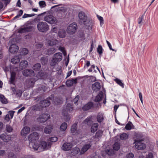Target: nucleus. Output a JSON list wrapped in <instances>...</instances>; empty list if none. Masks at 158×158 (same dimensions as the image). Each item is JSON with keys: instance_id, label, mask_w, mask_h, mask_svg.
<instances>
[{"instance_id": "nucleus-49", "label": "nucleus", "mask_w": 158, "mask_h": 158, "mask_svg": "<svg viewBox=\"0 0 158 158\" xmlns=\"http://www.w3.org/2000/svg\"><path fill=\"white\" fill-rule=\"evenodd\" d=\"M95 66L94 64H93L91 65L90 68L88 70V71L89 72H91L93 71V69L94 70V72L96 73L97 71L95 69Z\"/></svg>"}, {"instance_id": "nucleus-24", "label": "nucleus", "mask_w": 158, "mask_h": 158, "mask_svg": "<svg viewBox=\"0 0 158 158\" xmlns=\"http://www.w3.org/2000/svg\"><path fill=\"white\" fill-rule=\"evenodd\" d=\"M28 65V62L25 60L21 61L19 64V68L21 69H23L27 68Z\"/></svg>"}, {"instance_id": "nucleus-29", "label": "nucleus", "mask_w": 158, "mask_h": 158, "mask_svg": "<svg viewBox=\"0 0 158 158\" xmlns=\"http://www.w3.org/2000/svg\"><path fill=\"white\" fill-rule=\"evenodd\" d=\"M80 151V150L79 148L77 147L73 148L71 150L70 154L72 156H75L78 154Z\"/></svg>"}, {"instance_id": "nucleus-28", "label": "nucleus", "mask_w": 158, "mask_h": 158, "mask_svg": "<svg viewBox=\"0 0 158 158\" xmlns=\"http://www.w3.org/2000/svg\"><path fill=\"white\" fill-rule=\"evenodd\" d=\"M47 88L44 85H41L36 89V92L37 93H43L46 90Z\"/></svg>"}, {"instance_id": "nucleus-52", "label": "nucleus", "mask_w": 158, "mask_h": 158, "mask_svg": "<svg viewBox=\"0 0 158 158\" xmlns=\"http://www.w3.org/2000/svg\"><path fill=\"white\" fill-rule=\"evenodd\" d=\"M79 37L81 38L82 40H84L85 38V36L84 32H81L79 33Z\"/></svg>"}, {"instance_id": "nucleus-6", "label": "nucleus", "mask_w": 158, "mask_h": 158, "mask_svg": "<svg viewBox=\"0 0 158 158\" xmlns=\"http://www.w3.org/2000/svg\"><path fill=\"white\" fill-rule=\"evenodd\" d=\"M44 20L51 24H55L58 23V20L52 15L46 16L44 18Z\"/></svg>"}, {"instance_id": "nucleus-17", "label": "nucleus", "mask_w": 158, "mask_h": 158, "mask_svg": "<svg viewBox=\"0 0 158 158\" xmlns=\"http://www.w3.org/2000/svg\"><path fill=\"white\" fill-rule=\"evenodd\" d=\"M93 106V102H89L83 106L82 109L84 111H86L91 109Z\"/></svg>"}, {"instance_id": "nucleus-36", "label": "nucleus", "mask_w": 158, "mask_h": 158, "mask_svg": "<svg viewBox=\"0 0 158 158\" xmlns=\"http://www.w3.org/2000/svg\"><path fill=\"white\" fill-rule=\"evenodd\" d=\"M132 126L133 127L134 125L131 122L129 121L126 125L125 129L127 130H130L132 129Z\"/></svg>"}, {"instance_id": "nucleus-41", "label": "nucleus", "mask_w": 158, "mask_h": 158, "mask_svg": "<svg viewBox=\"0 0 158 158\" xmlns=\"http://www.w3.org/2000/svg\"><path fill=\"white\" fill-rule=\"evenodd\" d=\"M120 147V143L118 142H116L113 145V148L114 150L117 151L119 149Z\"/></svg>"}, {"instance_id": "nucleus-42", "label": "nucleus", "mask_w": 158, "mask_h": 158, "mask_svg": "<svg viewBox=\"0 0 158 158\" xmlns=\"http://www.w3.org/2000/svg\"><path fill=\"white\" fill-rule=\"evenodd\" d=\"M120 138L121 140H126L128 138V135L126 133H123L120 135Z\"/></svg>"}, {"instance_id": "nucleus-2", "label": "nucleus", "mask_w": 158, "mask_h": 158, "mask_svg": "<svg viewBox=\"0 0 158 158\" xmlns=\"http://www.w3.org/2000/svg\"><path fill=\"white\" fill-rule=\"evenodd\" d=\"M62 58V55L60 52L55 53L53 56L50 63V65L52 66H55L57 62L61 61Z\"/></svg>"}, {"instance_id": "nucleus-56", "label": "nucleus", "mask_w": 158, "mask_h": 158, "mask_svg": "<svg viewBox=\"0 0 158 158\" xmlns=\"http://www.w3.org/2000/svg\"><path fill=\"white\" fill-rule=\"evenodd\" d=\"M43 45L42 44H36L35 45V47L38 50H39L40 48H42L43 47Z\"/></svg>"}, {"instance_id": "nucleus-34", "label": "nucleus", "mask_w": 158, "mask_h": 158, "mask_svg": "<svg viewBox=\"0 0 158 158\" xmlns=\"http://www.w3.org/2000/svg\"><path fill=\"white\" fill-rule=\"evenodd\" d=\"M41 64L40 63H36L32 67V69L35 71H39L41 68Z\"/></svg>"}, {"instance_id": "nucleus-63", "label": "nucleus", "mask_w": 158, "mask_h": 158, "mask_svg": "<svg viewBox=\"0 0 158 158\" xmlns=\"http://www.w3.org/2000/svg\"><path fill=\"white\" fill-rule=\"evenodd\" d=\"M16 95L18 97L21 96L22 95V93L21 90H18L16 92Z\"/></svg>"}, {"instance_id": "nucleus-32", "label": "nucleus", "mask_w": 158, "mask_h": 158, "mask_svg": "<svg viewBox=\"0 0 158 158\" xmlns=\"http://www.w3.org/2000/svg\"><path fill=\"white\" fill-rule=\"evenodd\" d=\"M98 124L97 123H93L91 127V131L92 133H94L98 129Z\"/></svg>"}, {"instance_id": "nucleus-51", "label": "nucleus", "mask_w": 158, "mask_h": 158, "mask_svg": "<svg viewBox=\"0 0 158 158\" xmlns=\"http://www.w3.org/2000/svg\"><path fill=\"white\" fill-rule=\"evenodd\" d=\"M92 116H89L86 118L84 121V123L88 124V123L92 119Z\"/></svg>"}, {"instance_id": "nucleus-11", "label": "nucleus", "mask_w": 158, "mask_h": 158, "mask_svg": "<svg viewBox=\"0 0 158 158\" xmlns=\"http://www.w3.org/2000/svg\"><path fill=\"white\" fill-rule=\"evenodd\" d=\"M11 136L10 135L5 133L0 135V139H2L4 142L7 143L10 140Z\"/></svg>"}, {"instance_id": "nucleus-22", "label": "nucleus", "mask_w": 158, "mask_h": 158, "mask_svg": "<svg viewBox=\"0 0 158 158\" xmlns=\"http://www.w3.org/2000/svg\"><path fill=\"white\" fill-rule=\"evenodd\" d=\"M96 118L97 122L101 123L104 119V114L102 112L98 113L97 116Z\"/></svg>"}, {"instance_id": "nucleus-21", "label": "nucleus", "mask_w": 158, "mask_h": 158, "mask_svg": "<svg viewBox=\"0 0 158 158\" xmlns=\"http://www.w3.org/2000/svg\"><path fill=\"white\" fill-rule=\"evenodd\" d=\"M91 145L90 144H87L84 145L82 148L80 152V154H84L86 152L90 147Z\"/></svg>"}, {"instance_id": "nucleus-10", "label": "nucleus", "mask_w": 158, "mask_h": 158, "mask_svg": "<svg viewBox=\"0 0 158 158\" xmlns=\"http://www.w3.org/2000/svg\"><path fill=\"white\" fill-rule=\"evenodd\" d=\"M52 97H49L46 99L41 101L40 104V106L43 108L49 106L51 104L50 100H52Z\"/></svg>"}, {"instance_id": "nucleus-1", "label": "nucleus", "mask_w": 158, "mask_h": 158, "mask_svg": "<svg viewBox=\"0 0 158 158\" xmlns=\"http://www.w3.org/2000/svg\"><path fill=\"white\" fill-rule=\"evenodd\" d=\"M38 30L41 32H46L49 29V26L46 22L41 21L38 23L37 25Z\"/></svg>"}, {"instance_id": "nucleus-45", "label": "nucleus", "mask_w": 158, "mask_h": 158, "mask_svg": "<svg viewBox=\"0 0 158 158\" xmlns=\"http://www.w3.org/2000/svg\"><path fill=\"white\" fill-rule=\"evenodd\" d=\"M102 133L103 132L102 131L98 130L96 132L95 135V138L97 139L98 138L102 136Z\"/></svg>"}, {"instance_id": "nucleus-47", "label": "nucleus", "mask_w": 158, "mask_h": 158, "mask_svg": "<svg viewBox=\"0 0 158 158\" xmlns=\"http://www.w3.org/2000/svg\"><path fill=\"white\" fill-rule=\"evenodd\" d=\"M28 50L27 48H23L21 51V54L25 55L28 53Z\"/></svg>"}, {"instance_id": "nucleus-8", "label": "nucleus", "mask_w": 158, "mask_h": 158, "mask_svg": "<svg viewBox=\"0 0 158 158\" xmlns=\"http://www.w3.org/2000/svg\"><path fill=\"white\" fill-rule=\"evenodd\" d=\"M39 137L38 133L36 132H34L30 134L28 136V139L29 141V144L31 143L37 142L39 139Z\"/></svg>"}, {"instance_id": "nucleus-3", "label": "nucleus", "mask_w": 158, "mask_h": 158, "mask_svg": "<svg viewBox=\"0 0 158 158\" xmlns=\"http://www.w3.org/2000/svg\"><path fill=\"white\" fill-rule=\"evenodd\" d=\"M77 29V26L76 23L73 22L70 24L68 27L67 31L69 34H74Z\"/></svg>"}, {"instance_id": "nucleus-27", "label": "nucleus", "mask_w": 158, "mask_h": 158, "mask_svg": "<svg viewBox=\"0 0 158 158\" xmlns=\"http://www.w3.org/2000/svg\"><path fill=\"white\" fill-rule=\"evenodd\" d=\"M37 142H33L31 143V144L30 145H32V148L35 150H39L40 151V144L37 143Z\"/></svg>"}, {"instance_id": "nucleus-50", "label": "nucleus", "mask_w": 158, "mask_h": 158, "mask_svg": "<svg viewBox=\"0 0 158 158\" xmlns=\"http://www.w3.org/2000/svg\"><path fill=\"white\" fill-rule=\"evenodd\" d=\"M39 4L41 8L44 7L46 6L45 2L43 1H40L39 2Z\"/></svg>"}, {"instance_id": "nucleus-57", "label": "nucleus", "mask_w": 158, "mask_h": 158, "mask_svg": "<svg viewBox=\"0 0 158 158\" xmlns=\"http://www.w3.org/2000/svg\"><path fill=\"white\" fill-rule=\"evenodd\" d=\"M134 157V154L131 152L127 153L126 156V158H133Z\"/></svg>"}, {"instance_id": "nucleus-59", "label": "nucleus", "mask_w": 158, "mask_h": 158, "mask_svg": "<svg viewBox=\"0 0 158 158\" xmlns=\"http://www.w3.org/2000/svg\"><path fill=\"white\" fill-rule=\"evenodd\" d=\"M8 157V158H16V156L12 152L9 153Z\"/></svg>"}, {"instance_id": "nucleus-55", "label": "nucleus", "mask_w": 158, "mask_h": 158, "mask_svg": "<svg viewBox=\"0 0 158 158\" xmlns=\"http://www.w3.org/2000/svg\"><path fill=\"white\" fill-rule=\"evenodd\" d=\"M35 15V14H25L23 16L22 18H26L29 17H31L32 16H33Z\"/></svg>"}, {"instance_id": "nucleus-4", "label": "nucleus", "mask_w": 158, "mask_h": 158, "mask_svg": "<svg viewBox=\"0 0 158 158\" xmlns=\"http://www.w3.org/2000/svg\"><path fill=\"white\" fill-rule=\"evenodd\" d=\"M40 151H42L46 150L50 148L52 143L50 142L47 141V142L44 141H40Z\"/></svg>"}, {"instance_id": "nucleus-61", "label": "nucleus", "mask_w": 158, "mask_h": 158, "mask_svg": "<svg viewBox=\"0 0 158 158\" xmlns=\"http://www.w3.org/2000/svg\"><path fill=\"white\" fill-rule=\"evenodd\" d=\"M144 16V15H141V16H140L138 19V23L139 24H140L142 22V21L143 20V18Z\"/></svg>"}, {"instance_id": "nucleus-14", "label": "nucleus", "mask_w": 158, "mask_h": 158, "mask_svg": "<svg viewBox=\"0 0 158 158\" xmlns=\"http://www.w3.org/2000/svg\"><path fill=\"white\" fill-rule=\"evenodd\" d=\"M77 123H76L73 124L71 127V133H74L73 135H77L80 133V130L77 129Z\"/></svg>"}, {"instance_id": "nucleus-44", "label": "nucleus", "mask_w": 158, "mask_h": 158, "mask_svg": "<svg viewBox=\"0 0 158 158\" xmlns=\"http://www.w3.org/2000/svg\"><path fill=\"white\" fill-rule=\"evenodd\" d=\"M40 60L42 65H44L47 64L48 60L46 57H42L41 58Z\"/></svg>"}, {"instance_id": "nucleus-30", "label": "nucleus", "mask_w": 158, "mask_h": 158, "mask_svg": "<svg viewBox=\"0 0 158 158\" xmlns=\"http://www.w3.org/2000/svg\"><path fill=\"white\" fill-rule=\"evenodd\" d=\"M56 48H49L47 49L45 51V54L46 55H50L56 52Z\"/></svg>"}, {"instance_id": "nucleus-16", "label": "nucleus", "mask_w": 158, "mask_h": 158, "mask_svg": "<svg viewBox=\"0 0 158 158\" xmlns=\"http://www.w3.org/2000/svg\"><path fill=\"white\" fill-rule=\"evenodd\" d=\"M72 144L69 143H64L61 147V149L64 151H67L71 149L72 147Z\"/></svg>"}, {"instance_id": "nucleus-60", "label": "nucleus", "mask_w": 158, "mask_h": 158, "mask_svg": "<svg viewBox=\"0 0 158 158\" xmlns=\"http://www.w3.org/2000/svg\"><path fill=\"white\" fill-rule=\"evenodd\" d=\"M146 158H154L153 153L151 152H149L148 155H146Z\"/></svg>"}, {"instance_id": "nucleus-54", "label": "nucleus", "mask_w": 158, "mask_h": 158, "mask_svg": "<svg viewBox=\"0 0 158 158\" xmlns=\"http://www.w3.org/2000/svg\"><path fill=\"white\" fill-rule=\"evenodd\" d=\"M54 101L56 102L58 104H60L62 102L61 98H56L54 99Z\"/></svg>"}, {"instance_id": "nucleus-5", "label": "nucleus", "mask_w": 158, "mask_h": 158, "mask_svg": "<svg viewBox=\"0 0 158 158\" xmlns=\"http://www.w3.org/2000/svg\"><path fill=\"white\" fill-rule=\"evenodd\" d=\"M143 140H139L135 139L134 143L135 144V148L138 150H142L146 148V145L145 143H142Z\"/></svg>"}, {"instance_id": "nucleus-38", "label": "nucleus", "mask_w": 158, "mask_h": 158, "mask_svg": "<svg viewBox=\"0 0 158 158\" xmlns=\"http://www.w3.org/2000/svg\"><path fill=\"white\" fill-rule=\"evenodd\" d=\"M0 99L1 102L3 104H6L8 102L7 99L2 94H0Z\"/></svg>"}, {"instance_id": "nucleus-64", "label": "nucleus", "mask_w": 158, "mask_h": 158, "mask_svg": "<svg viewBox=\"0 0 158 158\" xmlns=\"http://www.w3.org/2000/svg\"><path fill=\"white\" fill-rule=\"evenodd\" d=\"M79 99V96L78 95H77L76 97L73 99V102L74 104H77V102Z\"/></svg>"}, {"instance_id": "nucleus-40", "label": "nucleus", "mask_w": 158, "mask_h": 158, "mask_svg": "<svg viewBox=\"0 0 158 158\" xmlns=\"http://www.w3.org/2000/svg\"><path fill=\"white\" fill-rule=\"evenodd\" d=\"M114 81L119 85L121 86L122 88H123L124 87V84L122 82L121 80L119 79L116 78L114 79Z\"/></svg>"}, {"instance_id": "nucleus-58", "label": "nucleus", "mask_w": 158, "mask_h": 158, "mask_svg": "<svg viewBox=\"0 0 158 158\" xmlns=\"http://www.w3.org/2000/svg\"><path fill=\"white\" fill-rule=\"evenodd\" d=\"M135 136L136 138L139 140H142L141 139L142 137L141 136V134H140L138 133H136L135 134Z\"/></svg>"}, {"instance_id": "nucleus-23", "label": "nucleus", "mask_w": 158, "mask_h": 158, "mask_svg": "<svg viewBox=\"0 0 158 158\" xmlns=\"http://www.w3.org/2000/svg\"><path fill=\"white\" fill-rule=\"evenodd\" d=\"M30 131V129L29 127L25 126L22 130L21 132V135H22L25 136L29 133Z\"/></svg>"}, {"instance_id": "nucleus-9", "label": "nucleus", "mask_w": 158, "mask_h": 158, "mask_svg": "<svg viewBox=\"0 0 158 158\" xmlns=\"http://www.w3.org/2000/svg\"><path fill=\"white\" fill-rule=\"evenodd\" d=\"M50 118V115L49 114H43L40 115L39 117L37 118V121L40 123H44Z\"/></svg>"}, {"instance_id": "nucleus-62", "label": "nucleus", "mask_w": 158, "mask_h": 158, "mask_svg": "<svg viewBox=\"0 0 158 158\" xmlns=\"http://www.w3.org/2000/svg\"><path fill=\"white\" fill-rule=\"evenodd\" d=\"M113 151L111 150L107 149L106 150V153L108 155H111L112 154Z\"/></svg>"}, {"instance_id": "nucleus-26", "label": "nucleus", "mask_w": 158, "mask_h": 158, "mask_svg": "<svg viewBox=\"0 0 158 158\" xmlns=\"http://www.w3.org/2000/svg\"><path fill=\"white\" fill-rule=\"evenodd\" d=\"M31 28L32 27L31 26L22 28L18 30V32L20 33H22L29 32L30 31V30L31 29Z\"/></svg>"}, {"instance_id": "nucleus-19", "label": "nucleus", "mask_w": 158, "mask_h": 158, "mask_svg": "<svg viewBox=\"0 0 158 158\" xmlns=\"http://www.w3.org/2000/svg\"><path fill=\"white\" fill-rule=\"evenodd\" d=\"M92 89L94 91L97 92L99 91L101 88L100 83L98 82H96L92 85Z\"/></svg>"}, {"instance_id": "nucleus-37", "label": "nucleus", "mask_w": 158, "mask_h": 158, "mask_svg": "<svg viewBox=\"0 0 158 158\" xmlns=\"http://www.w3.org/2000/svg\"><path fill=\"white\" fill-rule=\"evenodd\" d=\"M65 34L66 32L64 30L60 29L59 31L58 35L60 37L64 38L65 36Z\"/></svg>"}, {"instance_id": "nucleus-25", "label": "nucleus", "mask_w": 158, "mask_h": 158, "mask_svg": "<svg viewBox=\"0 0 158 158\" xmlns=\"http://www.w3.org/2000/svg\"><path fill=\"white\" fill-rule=\"evenodd\" d=\"M20 56L16 55L11 59V62L14 64H16L19 62L20 60Z\"/></svg>"}, {"instance_id": "nucleus-48", "label": "nucleus", "mask_w": 158, "mask_h": 158, "mask_svg": "<svg viewBox=\"0 0 158 158\" xmlns=\"http://www.w3.org/2000/svg\"><path fill=\"white\" fill-rule=\"evenodd\" d=\"M13 129L11 126L9 125H6V130L8 132H11L13 131Z\"/></svg>"}, {"instance_id": "nucleus-20", "label": "nucleus", "mask_w": 158, "mask_h": 158, "mask_svg": "<svg viewBox=\"0 0 158 158\" xmlns=\"http://www.w3.org/2000/svg\"><path fill=\"white\" fill-rule=\"evenodd\" d=\"M77 78L73 79L72 78L71 79L68 80L67 81L66 84V85L68 87H70L73 85L74 83L77 84Z\"/></svg>"}, {"instance_id": "nucleus-31", "label": "nucleus", "mask_w": 158, "mask_h": 158, "mask_svg": "<svg viewBox=\"0 0 158 158\" xmlns=\"http://www.w3.org/2000/svg\"><path fill=\"white\" fill-rule=\"evenodd\" d=\"M103 96V93L101 91L96 96L95 99V101L96 102H100L102 100Z\"/></svg>"}, {"instance_id": "nucleus-33", "label": "nucleus", "mask_w": 158, "mask_h": 158, "mask_svg": "<svg viewBox=\"0 0 158 158\" xmlns=\"http://www.w3.org/2000/svg\"><path fill=\"white\" fill-rule=\"evenodd\" d=\"M36 80L33 78H31L26 81L27 83L28 84V87H31L33 85L34 83L36 81Z\"/></svg>"}, {"instance_id": "nucleus-46", "label": "nucleus", "mask_w": 158, "mask_h": 158, "mask_svg": "<svg viewBox=\"0 0 158 158\" xmlns=\"http://www.w3.org/2000/svg\"><path fill=\"white\" fill-rule=\"evenodd\" d=\"M58 139L57 137L56 136H54L53 137H51V138H49L48 140V141L49 142H56Z\"/></svg>"}, {"instance_id": "nucleus-39", "label": "nucleus", "mask_w": 158, "mask_h": 158, "mask_svg": "<svg viewBox=\"0 0 158 158\" xmlns=\"http://www.w3.org/2000/svg\"><path fill=\"white\" fill-rule=\"evenodd\" d=\"M52 126H50L48 127H46L44 129V132L46 134H50L52 131Z\"/></svg>"}, {"instance_id": "nucleus-12", "label": "nucleus", "mask_w": 158, "mask_h": 158, "mask_svg": "<svg viewBox=\"0 0 158 158\" xmlns=\"http://www.w3.org/2000/svg\"><path fill=\"white\" fill-rule=\"evenodd\" d=\"M22 73L25 77H31L35 75L34 71L32 69H25L22 71Z\"/></svg>"}, {"instance_id": "nucleus-43", "label": "nucleus", "mask_w": 158, "mask_h": 158, "mask_svg": "<svg viewBox=\"0 0 158 158\" xmlns=\"http://www.w3.org/2000/svg\"><path fill=\"white\" fill-rule=\"evenodd\" d=\"M56 40H49L48 41V44L49 46H53L56 44Z\"/></svg>"}, {"instance_id": "nucleus-7", "label": "nucleus", "mask_w": 158, "mask_h": 158, "mask_svg": "<svg viewBox=\"0 0 158 158\" xmlns=\"http://www.w3.org/2000/svg\"><path fill=\"white\" fill-rule=\"evenodd\" d=\"M73 110V105L70 103H68L63 110L62 114L65 117H67L69 113H70Z\"/></svg>"}, {"instance_id": "nucleus-53", "label": "nucleus", "mask_w": 158, "mask_h": 158, "mask_svg": "<svg viewBox=\"0 0 158 158\" xmlns=\"http://www.w3.org/2000/svg\"><path fill=\"white\" fill-rule=\"evenodd\" d=\"M97 52L99 55L102 54V48L101 45H98L97 49Z\"/></svg>"}, {"instance_id": "nucleus-15", "label": "nucleus", "mask_w": 158, "mask_h": 158, "mask_svg": "<svg viewBox=\"0 0 158 158\" xmlns=\"http://www.w3.org/2000/svg\"><path fill=\"white\" fill-rule=\"evenodd\" d=\"M19 50V47L16 44H11L9 48V51L10 52L13 54L16 53Z\"/></svg>"}, {"instance_id": "nucleus-35", "label": "nucleus", "mask_w": 158, "mask_h": 158, "mask_svg": "<svg viewBox=\"0 0 158 158\" xmlns=\"http://www.w3.org/2000/svg\"><path fill=\"white\" fill-rule=\"evenodd\" d=\"M67 125L66 123L64 122L63 123L60 127V130L62 131H65L67 129Z\"/></svg>"}, {"instance_id": "nucleus-18", "label": "nucleus", "mask_w": 158, "mask_h": 158, "mask_svg": "<svg viewBox=\"0 0 158 158\" xmlns=\"http://www.w3.org/2000/svg\"><path fill=\"white\" fill-rule=\"evenodd\" d=\"M16 75V74L15 72H11L10 77V81H9V82L10 84H12L14 85H15Z\"/></svg>"}, {"instance_id": "nucleus-13", "label": "nucleus", "mask_w": 158, "mask_h": 158, "mask_svg": "<svg viewBox=\"0 0 158 158\" xmlns=\"http://www.w3.org/2000/svg\"><path fill=\"white\" fill-rule=\"evenodd\" d=\"M78 17L81 23H85L87 20V17L83 12L81 11L79 12L78 14Z\"/></svg>"}]
</instances>
